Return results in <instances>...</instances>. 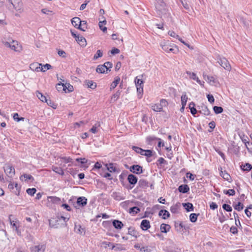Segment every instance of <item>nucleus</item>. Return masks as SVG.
I'll return each instance as SVG.
<instances>
[{"mask_svg":"<svg viewBox=\"0 0 252 252\" xmlns=\"http://www.w3.org/2000/svg\"><path fill=\"white\" fill-rule=\"evenodd\" d=\"M87 203V199L85 197H79L77 200V203L78 205L82 207L85 206Z\"/></svg>","mask_w":252,"mask_h":252,"instance_id":"obj_16","label":"nucleus"},{"mask_svg":"<svg viewBox=\"0 0 252 252\" xmlns=\"http://www.w3.org/2000/svg\"><path fill=\"white\" fill-rule=\"evenodd\" d=\"M140 251L141 252H150L151 250L149 247H143L140 248Z\"/></svg>","mask_w":252,"mask_h":252,"instance_id":"obj_60","label":"nucleus"},{"mask_svg":"<svg viewBox=\"0 0 252 252\" xmlns=\"http://www.w3.org/2000/svg\"><path fill=\"white\" fill-rule=\"evenodd\" d=\"M127 180L129 184L134 185L137 182V178L133 174H129L127 177Z\"/></svg>","mask_w":252,"mask_h":252,"instance_id":"obj_17","label":"nucleus"},{"mask_svg":"<svg viewBox=\"0 0 252 252\" xmlns=\"http://www.w3.org/2000/svg\"><path fill=\"white\" fill-rule=\"evenodd\" d=\"M168 34L173 37H174V38H176L178 39H179V38H180V36L177 34L174 31H169L168 32Z\"/></svg>","mask_w":252,"mask_h":252,"instance_id":"obj_54","label":"nucleus"},{"mask_svg":"<svg viewBox=\"0 0 252 252\" xmlns=\"http://www.w3.org/2000/svg\"><path fill=\"white\" fill-rule=\"evenodd\" d=\"M204 79L208 81L210 84L213 85L215 83V79L214 77L208 76L206 74H203Z\"/></svg>","mask_w":252,"mask_h":252,"instance_id":"obj_20","label":"nucleus"},{"mask_svg":"<svg viewBox=\"0 0 252 252\" xmlns=\"http://www.w3.org/2000/svg\"><path fill=\"white\" fill-rule=\"evenodd\" d=\"M52 169L53 171H54L57 174H59L61 175H63L64 174V172L61 167L53 166L52 167Z\"/></svg>","mask_w":252,"mask_h":252,"instance_id":"obj_26","label":"nucleus"},{"mask_svg":"<svg viewBox=\"0 0 252 252\" xmlns=\"http://www.w3.org/2000/svg\"><path fill=\"white\" fill-rule=\"evenodd\" d=\"M96 71L99 73H103L105 72L107 73V72L106 71V68L105 67V65L103 64L98 65L96 67Z\"/></svg>","mask_w":252,"mask_h":252,"instance_id":"obj_25","label":"nucleus"},{"mask_svg":"<svg viewBox=\"0 0 252 252\" xmlns=\"http://www.w3.org/2000/svg\"><path fill=\"white\" fill-rule=\"evenodd\" d=\"M36 191V189L35 188L28 189L27 190V192L29 195L32 196L35 193Z\"/></svg>","mask_w":252,"mask_h":252,"instance_id":"obj_52","label":"nucleus"},{"mask_svg":"<svg viewBox=\"0 0 252 252\" xmlns=\"http://www.w3.org/2000/svg\"><path fill=\"white\" fill-rule=\"evenodd\" d=\"M112 223L115 228L118 229H121L124 226L123 223L119 220H114Z\"/></svg>","mask_w":252,"mask_h":252,"instance_id":"obj_18","label":"nucleus"},{"mask_svg":"<svg viewBox=\"0 0 252 252\" xmlns=\"http://www.w3.org/2000/svg\"><path fill=\"white\" fill-rule=\"evenodd\" d=\"M223 192L224 194H229V195H234L235 194V191L234 189H230L227 190H224Z\"/></svg>","mask_w":252,"mask_h":252,"instance_id":"obj_56","label":"nucleus"},{"mask_svg":"<svg viewBox=\"0 0 252 252\" xmlns=\"http://www.w3.org/2000/svg\"><path fill=\"white\" fill-rule=\"evenodd\" d=\"M218 63L225 70L230 71L231 69V66L227 61V60L225 58H220L218 61Z\"/></svg>","mask_w":252,"mask_h":252,"instance_id":"obj_5","label":"nucleus"},{"mask_svg":"<svg viewBox=\"0 0 252 252\" xmlns=\"http://www.w3.org/2000/svg\"><path fill=\"white\" fill-rule=\"evenodd\" d=\"M20 179L22 181H23L24 179V180L26 181L27 180H32V181L33 180V177L31 175H29V174H24L22 176H21L20 177Z\"/></svg>","mask_w":252,"mask_h":252,"instance_id":"obj_38","label":"nucleus"},{"mask_svg":"<svg viewBox=\"0 0 252 252\" xmlns=\"http://www.w3.org/2000/svg\"><path fill=\"white\" fill-rule=\"evenodd\" d=\"M138 185L140 187L144 188L148 186V182L144 179H140L138 182Z\"/></svg>","mask_w":252,"mask_h":252,"instance_id":"obj_37","label":"nucleus"},{"mask_svg":"<svg viewBox=\"0 0 252 252\" xmlns=\"http://www.w3.org/2000/svg\"><path fill=\"white\" fill-rule=\"evenodd\" d=\"M11 4L15 10L21 13L24 11L23 5L21 0H7Z\"/></svg>","mask_w":252,"mask_h":252,"instance_id":"obj_1","label":"nucleus"},{"mask_svg":"<svg viewBox=\"0 0 252 252\" xmlns=\"http://www.w3.org/2000/svg\"><path fill=\"white\" fill-rule=\"evenodd\" d=\"M103 65H105V67L106 68V71H107L109 68H111L113 65L112 63L109 62L105 63Z\"/></svg>","mask_w":252,"mask_h":252,"instance_id":"obj_62","label":"nucleus"},{"mask_svg":"<svg viewBox=\"0 0 252 252\" xmlns=\"http://www.w3.org/2000/svg\"><path fill=\"white\" fill-rule=\"evenodd\" d=\"M220 175L225 180L227 181H229L230 178V175L226 173L225 171H222V168H221V170L220 172Z\"/></svg>","mask_w":252,"mask_h":252,"instance_id":"obj_31","label":"nucleus"},{"mask_svg":"<svg viewBox=\"0 0 252 252\" xmlns=\"http://www.w3.org/2000/svg\"><path fill=\"white\" fill-rule=\"evenodd\" d=\"M13 119L14 120L16 121L17 122H19L21 120L23 121L24 118L23 117L19 118V115L18 113H15L13 115Z\"/></svg>","mask_w":252,"mask_h":252,"instance_id":"obj_59","label":"nucleus"},{"mask_svg":"<svg viewBox=\"0 0 252 252\" xmlns=\"http://www.w3.org/2000/svg\"><path fill=\"white\" fill-rule=\"evenodd\" d=\"M103 56V52L100 50H98L96 54L94 55L93 59L94 60H97L98 58H100Z\"/></svg>","mask_w":252,"mask_h":252,"instance_id":"obj_46","label":"nucleus"},{"mask_svg":"<svg viewBox=\"0 0 252 252\" xmlns=\"http://www.w3.org/2000/svg\"><path fill=\"white\" fill-rule=\"evenodd\" d=\"M213 110L217 114H220L223 111V108L220 106H215L213 107Z\"/></svg>","mask_w":252,"mask_h":252,"instance_id":"obj_47","label":"nucleus"},{"mask_svg":"<svg viewBox=\"0 0 252 252\" xmlns=\"http://www.w3.org/2000/svg\"><path fill=\"white\" fill-rule=\"evenodd\" d=\"M52 68V66L48 63H46L43 65H41L40 71L42 72H45L47 70H49L50 69Z\"/></svg>","mask_w":252,"mask_h":252,"instance_id":"obj_42","label":"nucleus"},{"mask_svg":"<svg viewBox=\"0 0 252 252\" xmlns=\"http://www.w3.org/2000/svg\"><path fill=\"white\" fill-rule=\"evenodd\" d=\"M6 47L9 48L11 50L18 52H20L22 49V46L19 44L18 41L14 40L9 43V46H6Z\"/></svg>","mask_w":252,"mask_h":252,"instance_id":"obj_4","label":"nucleus"},{"mask_svg":"<svg viewBox=\"0 0 252 252\" xmlns=\"http://www.w3.org/2000/svg\"><path fill=\"white\" fill-rule=\"evenodd\" d=\"M189 190V188L187 185H182L179 187L178 190L180 192L187 193Z\"/></svg>","mask_w":252,"mask_h":252,"instance_id":"obj_19","label":"nucleus"},{"mask_svg":"<svg viewBox=\"0 0 252 252\" xmlns=\"http://www.w3.org/2000/svg\"><path fill=\"white\" fill-rule=\"evenodd\" d=\"M150 227V221L147 220H143L141 223V228L143 230H147Z\"/></svg>","mask_w":252,"mask_h":252,"instance_id":"obj_15","label":"nucleus"},{"mask_svg":"<svg viewBox=\"0 0 252 252\" xmlns=\"http://www.w3.org/2000/svg\"><path fill=\"white\" fill-rule=\"evenodd\" d=\"M120 81V78H117L111 84L110 89L112 90L115 88Z\"/></svg>","mask_w":252,"mask_h":252,"instance_id":"obj_43","label":"nucleus"},{"mask_svg":"<svg viewBox=\"0 0 252 252\" xmlns=\"http://www.w3.org/2000/svg\"><path fill=\"white\" fill-rule=\"evenodd\" d=\"M171 227L169 224H166L165 223H162L160 225V229L161 232L163 233H167L169 231Z\"/></svg>","mask_w":252,"mask_h":252,"instance_id":"obj_21","label":"nucleus"},{"mask_svg":"<svg viewBox=\"0 0 252 252\" xmlns=\"http://www.w3.org/2000/svg\"><path fill=\"white\" fill-rule=\"evenodd\" d=\"M36 95L37 97H38V98L42 102H45V101H47L46 97L43 95L42 94L40 93L39 91H36Z\"/></svg>","mask_w":252,"mask_h":252,"instance_id":"obj_34","label":"nucleus"},{"mask_svg":"<svg viewBox=\"0 0 252 252\" xmlns=\"http://www.w3.org/2000/svg\"><path fill=\"white\" fill-rule=\"evenodd\" d=\"M126 167L129 169L131 172L135 174H139L143 172L142 167L139 165H133L130 167L127 165H126Z\"/></svg>","mask_w":252,"mask_h":252,"instance_id":"obj_6","label":"nucleus"},{"mask_svg":"<svg viewBox=\"0 0 252 252\" xmlns=\"http://www.w3.org/2000/svg\"><path fill=\"white\" fill-rule=\"evenodd\" d=\"M132 149L135 151L137 153L140 154L141 155H143V153L145 151L144 150L142 149L141 148L136 147V146H132Z\"/></svg>","mask_w":252,"mask_h":252,"instance_id":"obj_45","label":"nucleus"},{"mask_svg":"<svg viewBox=\"0 0 252 252\" xmlns=\"http://www.w3.org/2000/svg\"><path fill=\"white\" fill-rule=\"evenodd\" d=\"M234 208L238 211H240L243 209V205L241 202H239L234 206Z\"/></svg>","mask_w":252,"mask_h":252,"instance_id":"obj_57","label":"nucleus"},{"mask_svg":"<svg viewBox=\"0 0 252 252\" xmlns=\"http://www.w3.org/2000/svg\"><path fill=\"white\" fill-rule=\"evenodd\" d=\"M71 35L75 38L76 41L81 46H85L86 45V40L82 36L77 34L71 30Z\"/></svg>","mask_w":252,"mask_h":252,"instance_id":"obj_3","label":"nucleus"},{"mask_svg":"<svg viewBox=\"0 0 252 252\" xmlns=\"http://www.w3.org/2000/svg\"><path fill=\"white\" fill-rule=\"evenodd\" d=\"M179 207L180 205L178 204H176L172 206L170 208L171 212L173 213H177L178 212Z\"/></svg>","mask_w":252,"mask_h":252,"instance_id":"obj_41","label":"nucleus"},{"mask_svg":"<svg viewBox=\"0 0 252 252\" xmlns=\"http://www.w3.org/2000/svg\"><path fill=\"white\" fill-rule=\"evenodd\" d=\"M112 197L117 201H120L125 199V197L122 193L118 192H114L112 194Z\"/></svg>","mask_w":252,"mask_h":252,"instance_id":"obj_13","label":"nucleus"},{"mask_svg":"<svg viewBox=\"0 0 252 252\" xmlns=\"http://www.w3.org/2000/svg\"><path fill=\"white\" fill-rule=\"evenodd\" d=\"M100 123L98 122L96 124H95L94 126H93V127L91 128L90 131L92 132L93 133H95L97 132L96 128L100 126Z\"/></svg>","mask_w":252,"mask_h":252,"instance_id":"obj_49","label":"nucleus"},{"mask_svg":"<svg viewBox=\"0 0 252 252\" xmlns=\"http://www.w3.org/2000/svg\"><path fill=\"white\" fill-rule=\"evenodd\" d=\"M81 25L80 24H79L77 27V29H80L82 31H85L87 29V22L85 21H81Z\"/></svg>","mask_w":252,"mask_h":252,"instance_id":"obj_29","label":"nucleus"},{"mask_svg":"<svg viewBox=\"0 0 252 252\" xmlns=\"http://www.w3.org/2000/svg\"><path fill=\"white\" fill-rule=\"evenodd\" d=\"M157 140H160V138L156 137L155 136H148L146 138V142L149 145H153L154 144L155 141Z\"/></svg>","mask_w":252,"mask_h":252,"instance_id":"obj_23","label":"nucleus"},{"mask_svg":"<svg viewBox=\"0 0 252 252\" xmlns=\"http://www.w3.org/2000/svg\"><path fill=\"white\" fill-rule=\"evenodd\" d=\"M198 215L199 214H196L195 213L191 214L189 216V220L190 221L192 222H195L197 220Z\"/></svg>","mask_w":252,"mask_h":252,"instance_id":"obj_44","label":"nucleus"},{"mask_svg":"<svg viewBox=\"0 0 252 252\" xmlns=\"http://www.w3.org/2000/svg\"><path fill=\"white\" fill-rule=\"evenodd\" d=\"M45 102L49 106L52 107L54 109L56 108V105H55L51 100L47 99V101H45Z\"/></svg>","mask_w":252,"mask_h":252,"instance_id":"obj_58","label":"nucleus"},{"mask_svg":"<svg viewBox=\"0 0 252 252\" xmlns=\"http://www.w3.org/2000/svg\"><path fill=\"white\" fill-rule=\"evenodd\" d=\"M183 205L188 212L193 211V206L191 203H183Z\"/></svg>","mask_w":252,"mask_h":252,"instance_id":"obj_28","label":"nucleus"},{"mask_svg":"<svg viewBox=\"0 0 252 252\" xmlns=\"http://www.w3.org/2000/svg\"><path fill=\"white\" fill-rule=\"evenodd\" d=\"M124 250L125 248L122 245L120 244H117L115 245V251H123Z\"/></svg>","mask_w":252,"mask_h":252,"instance_id":"obj_61","label":"nucleus"},{"mask_svg":"<svg viewBox=\"0 0 252 252\" xmlns=\"http://www.w3.org/2000/svg\"><path fill=\"white\" fill-rule=\"evenodd\" d=\"M144 156H146L147 157H151L152 156V152L151 150H145L143 155Z\"/></svg>","mask_w":252,"mask_h":252,"instance_id":"obj_63","label":"nucleus"},{"mask_svg":"<svg viewBox=\"0 0 252 252\" xmlns=\"http://www.w3.org/2000/svg\"><path fill=\"white\" fill-rule=\"evenodd\" d=\"M120 94H121V92L119 91H117L111 97V101H113V102L116 101L118 99V98L119 97Z\"/></svg>","mask_w":252,"mask_h":252,"instance_id":"obj_48","label":"nucleus"},{"mask_svg":"<svg viewBox=\"0 0 252 252\" xmlns=\"http://www.w3.org/2000/svg\"><path fill=\"white\" fill-rule=\"evenodd\" d=\"M4 170L6 174L9 177H12L15 175V169L12 166L5 165Z\"/></svg>","mask_w":252,"mask_h":252,"instance_id":"obj_9","label":"nucleus"},{"mask_svg":"<svg viewBox=\"0 0 252 252\" xmlns=\"http://www.w3.org/2000/svg\"><path fill=\"white\" fill-rule=\"evenodd\" d=\"M159 216H162V218L163 219H166L169 217L170 214L166 210H161L159 212L158 214Z\"/></svg>","mask_w":252,"mask_h":252,"instance_id":"obj_24","label":"nucleus"},{"mask_svg":"<svg viewBox=\"0 0 252 252\" xmlns=\"http://www.w3.org/2000/svg\"><path fill=\"white\" fill-rule=\"evenodd\" d=\"M207 98L208 99V101L211 103H213L214 102L215 99L214 98V96L212 95H211V94H207Z\"/></svg>","mask_w":252,"mask_h":252,"instance_id":"obj_64","label":"nucleus"},{"mask_svg":"<svg viewBox=\"0 0 252 252\" xmlns=\"http://www.w3.org/2000/svg\"><path fill=\"white\" fill-rule=\"evenodd\" d=\"M100 16H101V17L99 18V19L101 20V21H99L98 25H99L100 29L101 30H102L104 32H105L107 31V28L106 27L102 28V24H104V25H106L107 22L105 19V18L104 17V16L103 15Z\"/></svg>","mask_w":252,"mask_h":252,"instance_id":"obj_14","label":"nucleus"},{"mask_svg":"<svg viewBox=\"0 0 252 252\" xmlns=\"http://www.w3.org/2000/svg\"><path fill=\"white\" fill-rule=\"evenodd\" d=\"M128 234L135 237H137L138 233L135 230L134 228L132 227H129L128 229Z\"/></svg>","mask_w":252,"mask_h":252,"instance_id":"obj_30","label":"nucleus"},{"mask_svg":"<svg viewBox=\"0 0 252 252\" xmlns=\"http://www.w3.org/2000/svg\"><path fill=\"white\" fill-rule=\"evenodd\" d=\"M188 100V97L186 94H183L181 96V103L183 106V108L185 107L186 105L187 102Z\"/></svg>","mask_w":252,"mask_h":252,"instance_id":"obj_35","label":"nucleus"},{"mask_svg":"<svg viewBox=\"0 0 252 252\" xmlns=\"http://www.w3.org/2000/svg\"><path fill=\"white\" fill-rule=\"evenodd\" d=\"M66 89L69 92H72L73 91V87L70 84L65 83L64 84V86H63V91L65 92Z\"/></svg>","mask_w":252,"mask_h":252,"instance_id":"obj_40","label":"nucleus"},{"mask_svg":"<svg viewBox=\"0 0 252 252\" xmlns=\"http://www.w3.org/2000/svg\"><path fill=\"white\" fill-rule=\"evenodd\" d=\"M85 83L88 88L92 89H94L96 87V83H94L92 81L86 80Z\"/></svg>","mask_w":252,"mask_h":252,"instance_id":"obj_27","label":"nucleus"},{"mask_svg":"<svg viewBox=\"0 0 252 252\" xmlns=\"http://www.w3.org/2000/svg\"><path fill=\"white\" fill-rule=\"evenodd\" d=\"M64 84L63 83H59L56 85V89L59 92L63 91Z\"/></svg>","mask_w":252,"mask_h":252,"instance_id":"obj_53","label":"nucleus"},{"mask_svg":"<svg viewBox=\"0 0 252 252\" xmlns=\"http://www.w3.org/2000/svg\"><path fill=\"white\" fill-rule=\"evenodd\" d=\"M64 217L61 216L60 217H57L56 218H52L49 220V225L51 227L57 228L59 227V223L58 224L54 223L55 221H61L62 220L64 221Z\"/></svg>","mask_w":252,"mask_h":252,"instance_id":"obj_11","label":"nucleus"},{"mask_svg":"<svg viewBox=\"0 0 252 252\" xmlns=\"http://www.w3.org/2000/svg\"><path fill=\"white\" fill-rule=\"evenodd\" d=\"M140 211V208L137 207H133L129 209V213L130 214H136Z\"/></svg>","mask_w":252,"mask_h":252,"instance_id":"obj_39","label":"nucleus"},{"mask_svg":"<svg viewBox=\"0 0 252 252\" xmlns=\"http://www.w3.org/2000/svg\"><path fill=\"white\" fill-rule=\"evenodd\" d=\"M13 40V39L10 37L9 33L3 35L1 39V43L5 47L6 46H9V43Z\"/></svg>","mask_w":252,"mask_h":252,"instance_id":"obj_8","label":"nucleus"},{"mask_svg":"<svg viewBox=\"0 0 252 252\" xmlns=\"http://www.w3.org/2000/svg\"><path fill=\"white\" fill-rule=\"evenodd\" d=\"M71 23L76 28H77L79 24L81 25V20L78 17H74L71 20Z\"/></svg>","mask_w":252,"mask_h":252,"instance_id":"obj_22","label":"nucleus"},{"mask_svg":"<svg viewBox=\"0 0 252 252\" xmlns=\"http://www.w3.org/2000/svg\"><path fill=\"white\" fill-rule=\"evenodd\" d=\"M162 104H155L152 106V109L157 112H160L162 109Z\"/></svg>","mask_w":252,"mask_h":252,"instance_id":"obj_32","label":"nucleus"},{"mask_svg":"<svg viewBox=\"0 0 252 252\" xmlns=\"http://www.w3.org/2000/svg\"><path fill=\"white\" fill-rule=\"evenodd\" d=\"M107 168L108 170L111 172L116 171V168L114 166L112 163H110L108 165H107Z\"/></svg>","mask_w":252,"mask_h":252,"instance_id":"obj_51","label":"nucleus"},{"mask_svg":"<svg viewBox=\"0 0 252 252\" xmlns=\"http://www.w3.org/2000/svg\"><path fill=\"white\" fill-rule=\"evenodd\" d=\"M155 3L156 8L161 13H165L166 12V4L163 0H156Z\"/></svg>","mask_w":252,"mask_h":252,"instance_id":"obj_2","label":"nucleus"},{"mask_svg":"<svg viewBox=\"0 0 252 252\" xmlns=\"http://www.w3.org/2000/svg\"><path fill=\"white\" fill-rule=\"evenodd\" d=\"M46 246L44 244L38 245L30 248L32 252H45Z\"/></svg>","mask_w":252,"mask_h":252,"instance_id":"obj_10","label":"nucleus"},{"mask_svg":"<svg viewBox=\"0 0 252 252\" xmlns=\"http://www.w3.org/2000/svg\"><path fill=\"white\" fill-rule=\"evenodd\" d=\"M41 66V63H33L30 64V68L32 69L33 70H35L36 71H39V70L38 69L37 66Z\"/></svg>","mask_w":252,"mask_h":252,"instance_id":"obj_36","label":"nucleus"},{"mask_svg":"<svg viewBox=\"0 0 252 252\" xmlns=\"http://www.w3.org/2000/svg\"><path fill=\"white\" fill-rule=\"evenodd\" d=\"M49 202H52L53 203H57L61 200L60 198L56 196H50L48 197Z\"/></svg>","mask_w":252,"mask_h":252,"instance_id":"obj_33","label":"nucleus"},{"mask_svg":"<svg viewBox=\"0 0 252 252\" xmlns=\"http://www.w3.org/2000/svg\"><path fill=\"white\" fill-rule=\"evenodd\" d=\"M135 82L137 87V92H139V93H141V92H143L142 80L139 79H137V78L136 77L135 79Z\"/></svg>","mask_w":252,"mask_h":252,"instance_id":"obj_12","label":"nucleus"},{"mask_svg":"<svg viewBox=\"0 0 252 252\" xmlns=\"http://www.w3.org/2000/svg\"><path fill=\"white\" fill-rule=\"evenodd\" d=\"M160 46L162 50L167 53L173 52V53H176L178 51V49L172 48L170 45L166 44L165 42H161Z\"/></svg>","mask_w":252,"mask_h":252,"instance_id":"obj_7","label":"nucleus"},{"mask_svg":"<svg viewBox=\"0 0 252 252\" xmlns=\"http://www.w3.org/2000/svg\"><path fill=\"white\" fill-rule=\"evenodd\" d=\"M222 208L224 210L227 212H231L232 210V207L228 204H224L222 205Z\"/></svg>","mask_w":252,"mask_h":252,"instance_id":"obj_55","label":"nucleus"},{"mask_svg":"<svg viewBox=\"0 0 252 252\" xmlns=\"http://www.w3.org/2000/svg\"><path fill=\"white\" fill-rule=\"evenodd\" d=\"M241 168L244 171H250L252 169V166L250 164L246 163L245 165H244L243 166V167H242V166H241Z\"/></svg>","mask_w":252,"mask_h":252,"instance_id":"obj_50","label":"nucleus"}]
</instances>
